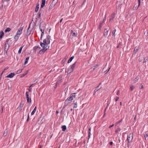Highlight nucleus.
Segmentation results:
<instances>
[{
	"label": "nucleus",
	"mask_w": 148,
	"mask_h": 148,
	"mask_svg": "<svg viewBox=\"0 0 148 148\" xmlns=\"http://www.w3.org/2000/svg\"><path fill=\"white\" fill-rule=\"evenodd\" d=\"M41 48L40 47L38 46H36L34 47H33V50L35 52H36V51L40 50V49Z\"/></svg>",
	"instance_id": "11"
},
{
	"label": "nucleus",
	"mask_w": 148,
	"mask_h": 148,
	"mask_svg": "<svg viewBox=\"0 0 148 148\" xmlns=\"http://www.w3.org/2000/svg\"><path fill=\"white\" fill-rule=\"evenodd\" d=\"M114 126V124H112V125H110V126L109 127V128H110L111 127H113V126Z\"/></svg>",
	"instance_id": "54"
},
{
	"label": "nucleus",
	"mask_w": 148,
	"mask_h": 148,
	"mask_svg": "<svg viewBox=\"0 0 148 148\" xmlns=\"http://www.w3.org/2000/svg\"><path fill=\"white\" fill-rule=\"evenodd\" d=\"M74 56H73L69 58V60H68V63H69L71 62V61H72V60H73V59L74 58Z\"/></svg>",
	"instance_id": "26"
},
{
	"label": "nucleus",
	"mask_w": 148,
	"mask_h": 148,
	"mask_svg": "<svg viewBox=\"0 0 148 148\" xmlns=\"http://www.w3.org/2000/svg\"><path fill=\"white\" fill-rule=\"evenodd\" d=\"M139 79V77H136L133 81L134 83H136L137 82Z\"/></svg>",
	"instance_id": "22"
},
{
	"label": "nucleus",
	"mask_w": 148,
	"mask_h": 148,
	"mask_svg": "<svg viewBox=\"0 0 148 148\" xmlns=\"http://www.w3.org/2000/svg\"><path fill=\"white\" fill-rule=\"evenodd\" d=\"M110 67L109 68V69H108V71H107L106 73H107L108 71H109L110 70Z\"/></svg>",
	"instance_id": "61"
},
{
	"label": "nucleus",
	"mask_w": 148,
	"mask_h": 148,
	"mask_svg": "<svg viewBox=\"0 0 148 148\" xmlns=\"http://www.w3.org/2000/svg\"><path fill=\"white\" fill-rule=\"evenodd\" d=\"M71 34L73 36L76 37L77 36V34L75 32H74L72 30L71 31Z\"/></svg>",
	"instance_id": "21"
},
{
	"label": "nucleus",
	"mask_w": 148,
	"mask_h": 148,
	"mask_svg": "<svg viewBox=\"0 0 148 148\" xmlns=\"http://www.w3.org/2000/svg\"><path fill=\"white\" fill-rule=\"evenodd\" d=\"M115 14L114 13H113L112 14L111 18L110 20V22H111L112 20L114 19V18L115 17Z\"/></svg>",
	"instance_id": "10"
},
{
	"label": "nucleus",
	"mask_w": 148,
	"mask_h": 148,
	"mask_svg": "<svg viewBox=\"0 0 148 148\" xmlns=\"http://www.w3.org/2000/svg\"><path fill=\"white\" fill-rule=\"evenodd\" d=\"M98 66V65L97 64H95V65L94 66L92 67V68L93 69V70H94L95 69H96V68Z\"/></svg>",
	"instance_id": "45"
},
{
	"label": "nucleus",
	"mask_w": 148,
	"mask_h": 148,
	"mask_svg": "<svg viewBox=\"0 0 148 148\" xmlns=\"http://www.w3.org/2000/svg\"><path fill=\"white\" fill-rule=\"evenodd\" d=\"M120 90H118L117 91V92L116 94L117 95H119V94H120Z\"/></svg>",
	"instance_id": "51"
},
{
	"label": "nucleus",
	"mask_w": 148,
	"mask_h": 148,
	"mask_svg": "<svg viewBox=\"0 0 148 148\" xmlns=\"http://www.w3.org/2000/svg\"><path fill=\"white\" fill-rule=\"evenodd\" d=\"M104 22V21H103L102 22H101L100 23L99 25V28L100 29H101V27H102V24Z\"/></svg>",
	"instance_id": "30"
},
{
	"label": "nucleus",
	"mask_w": 148,
	"mask_h": 148,
	"mask_svg": "<svg viewBox=\"0 0 148 148\" xmlns=\"http://www.w3.org/2000/svg\"><path fill=\"white\" fill-rule=\"evenodd\" d=\"M40 45L41 47H43V49L39 51V53L40 54H43L46 50L49 49V46H46L42 42L40 43Z\"/></svg>",
	"instance_id": "1"
},
{
	"label": "nucleus",
	"mask_w": 148,
	"mask_h": 148,
	"mask_svg": "<svg viewBox=\"0 0 148 148\" xmlns=\"http://www.w3.org/2000/svg\"><path fill=\"white\" fill-rule=\"evenodd\" d=\"M140 86H141V88H143V87L142 84L140 85Z\"/></svg>",
	"instance_id": "59"
},
{
	"label": "nucleus",
	"mask_w": 148,
	"mask_h": 148,
	"mask_svg": "<svg viewBox=\"0 0 148 148\" xmlns=\"http://www.w3.org/2000/svg\"><path fill=\"white\" fill-rule=\"evenodd\" d=\"M89 134H88V138H90V135H91V133H90L89 134V133H88Z\"/></svg>",
	"instance_id": "55"
},
{
	"label": "nucleus",
	"mask_w": 148,
	"mask_h": 148,
	"mask_svg": "<svg viewBox=\"0 0 148 148\" xmlns=\"http://www.w3.org/2000/svg\"><path fill=\"white\" fill-rule=\"evenodd\" d=\"M29 57H27L26 58L25 60V62H24V64L25 65L27 63V62L29 59Z\"/></svg>",
	"instance_id": "29"
},
{
	"label": "nucleus",
	"mask_w": 148,
	"mask_h": 148,
	"mask_svg": "<svg viewBox=\"0 0 148 148\" xmlns=\"http://www.w3.org/2000/svg\"><path fill=\"white\" fill-rule=\"evenodd\" d=\"M121 130V129L120 128H119L117 129L115 131V133L117 134Z\"/></svg>",
	"instance_id": "39"
},
{
	"label": "nucleus",
	"mask_w": 148,
	"mask_h": 148,
	"mask_svg": "<svg viewBox=\"0 0 148 148\" xmlns=\"http://www.w3.org/2000/svg\"><path fill=\"white\" fill-rule=\"evenodd\" d=\"M40 31L42 32V33L41 34V39L42 38V37L43 35L44 34V31L43 30H40Z\"/></svg>",
	"instance_id": "43"
},
{
	"label": "nucleus",
	"mask_w": 148,
	"mask_h": 148,
	"mask_svg": "<svg viewBox=\"0 0 148 148\" xmlns=\"http://www.w3.org/2000/svg\"><path fill=\"white\" fill-rule=\"evenodd\" d=\"M63 18H62L60 20V23H61L62 22V20H63Z\"/></svg>",
	"instance_id": "63"
},
{
	"label": "nucleus",
	"mask_w": 148,
	"mask_h": 148,
	"mask_svg": "<svg viewBox=\"0 0 148 148\" xmlns=\"http://www.w3.org/2000/svg\"><path fill=\"white\" fill-rule=\"evenodd\" d=\"M123 121V119H121V120L119 121L116 122V123H115V125L116 126L119 123H120L121 122H122Z\"/></svg>",
	"instance_id": "33"
},
{
	"label": "nucleus",
	"mask_w": 148,
	"mask_h": 148,
	"mask_svg": "<svg viewBox=\"0 0 148 148\" xmlns=\"http://www.w3.org/2000/svg\"><path fill=\"white\" fill-rule=\"evenodd\" d=\"M51 39V37L50 36L48 35L47 36L46 39H44L43 40V44H44L46 46H49L48 45L50 43Z\"/></svg>",
	"instance_id": "2"
},
{
	"label": "nucleus",
	"mask_w": 148,
	"mask_h": 148,
	"mask_svg": "<svg viewBox=\"0 0 148 148\" xmlns=\"http://www.w3.org/2000/svg\"><path fill=\"white\" fill-rule=\"evenodd\" d=\"M61 128L62 129V130L63 131H65L66 129V127L65 125H62V126Z\"/></svg>",
	"instance_id": "20"
},
{
	"label": "nucleus",
	"mask_w": 148,
	"mask_h": 148,
	"mask_svg": "<svg viewBox=\"0 0 148 148\" xmlns=\"http://www.w3.org/2000/svg\"><path fill=\"white\" fill-rule=\"evenodd\" d=\"M139 49V47H136L134 49V53H136L138 51Z\"/></svg>",
	"instance_id": "25"
},
{
	"label": "nucleus",
	"mask_w": 148,
	"mask_h": 148,
	"mask_svg": "<svg viewBox=\"0 0 148 148\" xmlns=\"http://www.w3.org/2000/svg\"><path fill=\"white\" fill-rule=\"evenodd\" d=\"M113 143L112 142H110V145H113Z\"/></svg>",
	"instance_id": "56"
},
{
	"label": "nucleus",
	"mask_w": 148,
	"mask_h": 148,
	"mask_svg": "<svg viewBox=\"0 0 148 148\" xmlns=\"http://www.w3.org/2000/svg\"><path fill=\"white\" fill-rule=\"evenodd\" d=\"M144 136L145 138V139H146V138L148 136V132H146L144 133Z\"/></svg>",
	"instance_id": "19"
},
{
	"label": "nucleus",
	"mask_w": 148,
	"mask_h": 148,
	"mask_svg": "<svg viewBox=\"0 0 148 148\" xmlns=\"http://www.w3.org/2000/svg\"><path fill=\"white\" fill-rule=\"evenodd\" d=\"M39 5L38 4L36 6V8H35V11L36 12H37L38 11V10L39 8Z\"/></svg>",
	"instance_id": "28"
},
{
	"label": "nucleus",
	"mask_w": 148,
	"mask_h": 148,
	"mask_svg": "<svg viewBox=\"0 0 148 148\" xmlns=\"http://www.w3.org/2000/svg\"><path fill=\"white\" fill-rule=\"evenodd\" d=\"M133 133H130L127 136V140L128 142L127 145H128V143L132 142V140L133 138Z\"/></svg>",
	"instance_id": "3"
},
{
	"label": "nucleus",
	"mask_w": 148,
	"mask_h": 148,
	"mask_svg": "<svg viewBox=\"0 0 148 148\" xmlns=\"http://www.w3.org/2000/svg\"><path fill=\"white\" fill-rule=\"evenodd\" d=\"M8 130L7 129H6L5 130L3 134L4 136H6L7 135L8 133Z\"/></svg>",
	"instance_id": "27"
},
{
	"label": "nucleus",
	"mask_w": 148,
	"mask_h": 148,
	"mask_svg": "<svg viewBox=\"0 0 148 148\" xmlns=\"http://www.w3.org/2000/svg\"><path fill=\"white\" fill-rule=\"evenodd\" d=\"M91 129V127H89V128H88V133H89V134L90 133Z\"/></svg>",
	"instance_id": "47"
},
{
	"label": "nucleus",
	"mask_w": 148,
	"mask_h": 148,
	"mask_svg": "<svg viewBox=\"0 0 148 148\" xmlns=\"http://www.w3.org/2000/svg\"><path fill=\"white\" fill-rule=\"evenodd\" d=\"M29 118V114H28V116H27V119L26 120L27 121H28Z\"/></svg>",
	"instance_id": "53"
},
{
	"label": "nucleus",
	"mask_w": 148,
	"mask_h": 148,
	"mask_svg": "<svg viewBox=\"0 0 148 148\" xmlns=\"http://www.w3.org/2000/svg\"><path fill=\"white\" fill-rule=\"evenodd\" d=\"M140 0H138V6L137 7V9H138L139 7V6L140 5Z\"/></svg>",
	"instance_id": "49"
},
{
	"label": "nucleus",
	"mask_w": 148,
	"mask_h": 148,
	"mask_svg": "<svg viewBox=\"0 0 148 148\" xmlns=\"http://www.w3.org/2000/svg\"><path fill=\"white\" fill-rule=\"evenodd\" d=\"M39 27L40 30H43L44 31L45 29V24H43V23H41L39 26Z\"/></svg>",
	"instance_id": "7"
},
{
	"label": "nucleus",
	"mask_w": 148,
	"mask_h": 148,
	"mask_svg": "<svg viewBox=\"0 0 148 148\" xmlns=\"http://www.w3.org/2000/svg\"><path fill=\"white\" fill-rule=\"evenodd\" d=\"M36 107H35L34 109L33 110V111L31 112V114L32 115H33L34 114V113L36 111Z\"/></svg>",
	"instance_id": "31"
},
{
	"label": "nucleus",
	"mask_w": 148,
	"mask_h": 148,
	"mask_svg": "<svg viewBox=\"0 0 148 148\" xmlns=\"http://www.w3.org/2000/svg\"><path fill=\"white\" fill-rule=\"evenodd\" d=\"M121 5V2L120 1H117L116 3V6L119 8Z\"/></svg>",
	"instance_id": "17"
},
{
	"label": "nucleus",
	"mask_w": 148,
	"mask_h": 148,
	"mask_svg": "<svg viewBox=\"0 0 148 148\" xmlns=\"http://www.w3.org/2000/svg\"><path fill=\"white\" fill-rule=\"evenodd\" d=\"M23 47H21L19 49V50L18 51V53H19V54H20L21 53V51H22V48H23Z\"/></svg>",
	"instance_id": "41"
},
{
	"label": "nucleus",
	"mask_w": 148,
	"mask_h": 148,
	"mask_svg": "<svg viewBox=\"0 0 148 148\" xmlns=\"http://www.w3.org/2000/svg\"><path fill=\"white\" fill-rule=\"evenodd\" d=\"M101 88V86H100L99 85L97 87L95 90H94V94L99 90Z\"/></svg>",
	"instance_id": "12"
},
{
	"label": "nucleus",
	"mask_w": 148,
	"mask_h": 148,
	"mask_svg": "<svg viewBox=\"0 0 148 148\" xmlns=\"http://www.w3.org/2000/svg\"><path fill=\"white\" fill-rule=\"evenodd\" d=\"M28 73V71H26L23 74L21 75V76H20V77L21 78L23 77L24 76L26 75L27 73Z\"/></svg>",
	"instance_id": "24"
},
{
	"label": "nucleus",
	"mask_w": 148,
	"mask_h": 148,
	"mask_svg": "<svg viewBox=\"0 0 148 148\" xmlns=\"http://www.w3.org/2000/svg\"><path fill=\"white\" fill-rule=\"evenodd\" d=\"M27 101L28 103H30L31 102V98H29V97L27 98Z\"/></svg>",
	"instance_id": "32"
},
{
	"label": "nucleus",
	"mask_w": 148,
	"mask_h": 148,
	"mask_svg": "<svg viewBox=\"0 0 148 148\" xmlns=\"http://www.w3.org/2000/svg\"><path fill=\"white\" fill-rule=\"evenodd\" d=\"M73 71V69H71V68L67 70V72L69 73H71Z\"/></svg>",
	"instance_id": "23"
},
{
	"label": "nucleus",
	"mask_w": 148,
	"mask_h": 148,
	"mask_svg": "<svg viewBox=\"0 0 148 148\" xmlns=\"http://www.w3.org/2000/svg\"><path fill=\"white\" fill-rule=\"evenodd\" d=\"M23 26L21 27L17 31L16 34L19 36L22 34V31L23 28Z\"/></svg>",
	"instance_id": "6"
},
{
	"label": "nucleus",
	"mask_w": 148,
	"mask_h": 148,
	"mask_svg": "<svg viewBox=\"0 0 148 148\" xmlns=\"http://www.w3.org/2000/svg\"><path fill=\"white\" fill-rule=\"evenodd\" d=\"M119 97H116V99H115L116 101H117L119 99Z\"/></svg>",
	"instance_id": "52"
},
{
	"label": "nucleus",
	"mask_w": 148,
	"mask_h": 148,
	"mask_svg": "<svg viewBox=\"0 0 148 148\" xmlns=\"http://www.w3.org/2000/svg\"><path fill=\"white\" fill-rule=\"evenodd\" d=\"M121 45V44L119 43V44L118 45L117 47V48H118L120 47V46Z\"/></svg>",
	"instance_id": "60"
},
{
	"label": "nucleus",
	"mask_w": 148,
	"mask_h": 148,
	"mask_svg": "<svg viewBox=\"0 0 148 148\" xmlns=\"http://www.w3.org/2000/svg\"><path fill=\"white\" fill-rule=\"evenodd\" d=\"M26 96L27 98L29 97V95H26Z\"/></svg>",
	"instance_id": "64"
},
{
	"label": "nucleus",
	"mask_w": 148,
	"mask_h": 148,
	"mask_svg": "<svg viewBox=\"0 0 148 148\" xmlns=\"http://www.w3.org/2000/svg\"><path fill=\"white\" fill-rule=\"evenodd\" d=\"M106 15H105V17H104V19H103V21H104V20L106 19Z\"/></svg>",
	"instance_id": "58"
},
{
	"label": "nucleus",
	"mask_w": 148,
	"mask_h": 148,
	"mask_svg": "<svg viewBox=\"0 0 148 148\" xmlns=\"http://www.w3.org/2000/svg\"><path fill=\"white\" fill-rule=\"evenodd\" d=\"M20 36L16 34L14 37V39L15 42L18 39Z\"/></svg>",
	"instance_id": "16"
},
{
	"label": "nucleus",
	"mask_w": 148,
	"mask_h": 148,
	"mask_svg": "<svg viewBox=\"0 0 148 148\" xmlns=\"http://www.w3.org/2000/svg\"><path fill=\"white\" fill-rule=\"evenodd\" d=\"M59 82H57L56 83V86H57V85L59 84Z\"/></svg>",
	"instance_id": "57"
},
{
	"label": "nucleus",
	"mask_w": 148,
	"mask_h": 148,
	"mask_svg": "<svg viewBox=\"0 0 148 148\" xmlns=\"http://www.w3.org/2000/svg\"><path fill=\"white\" fill-rule=\"evenodd\" d=\"M41 14V13L39 12L38 13V14L37 16V17L38 19H40Z\"/></svg>",
	"instance_id": "37"
},
{
	"label": "nucleus",
	"mask_w": 148,
	"mask_h": 148,
	"mask_svg": "<svg viewBox=\"0 0 148 148\" xmlns=\"http://www.w3.org/2000/svg\"><path fill=\"white\" fill-rule=\"evenodd\" d=\"M135 88L134 86L133 85H131L130 88V90L131 91L133 90L134 88Z\"/></svg>",
	"instance_id": "40"
},
{
	"label": "nucleus",
	"mask_w": 148,
	"mask_h": 148,
	"mask_svg": "<svg viewBox=\"0 0 148 148\" xmlns=\"http://www.w3.org/2000/svg\"><path fill=\"white\" fill-rule=\"evenodd\" d=\"M76 63V62H75V63H74L73 64V65H72L70 67L71 69H73V70H74V68L75 67V64Z\"/></svg>",
	"instance_id": "36"
},
{
	"label": "nucleus",
	"mask_w": 148,
	"mask_h": 148,
	"mask_svg": "<svg viewBox=\"0 0 148 148\" xmlns=\"http://www.w3.org/2000/svg\"><path fill=\"white\" fill-rule=\"evenodd\" d=\"M23 69H21L18 70V71H16V74H19L22 71Z\"/></svg>",
	"instance_id": "34"
},
{
	"label": "nucleus",
	"mask_w": 148,
	"mask_h": 148,
	"mask_svg": "<svg viewBox=\"0 0 148 148\" xmlns=\"http://www.w3.org/2000/svg\"><path fill=\"white\" fill-rule=\"evenodd\" d=\"M55 4V3L54 4L53 3V1L49 7V9L51 10L52 8H53Z\"/></svg>",
	"instance_id": "14"
},
{
	"label": "nucleus",
	"mask_w": 148,
	"mask_h": 148,
	"mask_svg": "<svg viewBox=\"0 0 148 148\" xmlns=\"http://www.w3.org/2000/svg\"><path fill=\"white\" fill-rule=\"evenodd\" d=\"M4 35V33L2 32L0 33V38H2L3 36Z\"/></svg>",
	"instance_id": "42"
},
{
	"label": "nucleus",
	"mask_w": 148,
	"mask_h": 148,
	"mask_svg": "<svg viewBox=\"0 0 148 148\" xmlns=\"http://www.w3.org/2000/svg\"><path fill=\"white\" fill-rule=\"evenodd\" d=\"M11 30V29L9 27L7 28L5 30V32H7L10 31Z\"/></svg>",
	"instance_id": "35"
},
{
	"label": "nucleus",
	"mask_w": 148,
	"mask_h": 148,
	"mask_svg": "<svg viewBox=\"0 0 148 148\" xmlns=\"http://www.w3.org/2000/svg\"><path fill=\"white\" fill-rule=\"evenodd\" d=\"M75 93H72L70 95V97H68L66 99L68 100L69 101L71 102V101H72L73 98H75Z\"/></svg>",
	"instance_id": "4"
},
{
	"label": "nucleus",
	"mask_w": 148,
	"mask_h": 148,
	"mask_svg": "<svg viewBox=\"0 0 148 148\" xmlns=\"http://www.w3.org/2000/svg\"><path fill=\"white\" fill-rule=\"evenodd\" d=\"M9 42V40H7L6 42V43H5V49H4V51H6V54H7V51L8 50L9 47L10 46V44L8 43V42Z\"/></svg>",
	"instance_id": "5"
},
{
	"label": "nucleus",
	"mask_w": 148,
	"mask_h": 148,
	"mask_svg": "<svg viewBox=\"0 0 148 148\" xmlns=\"http://www.w3.org/2000/svg\"><path fill=\"white\" fill-rule=\"evenodd\" d=\"M24 105V103H22V102H21L20 104V105L19 107L21 108Z\"/></svg>",
	"instance_id": "44"
},
{
	"label": "nucleus",
	"mask_w": 148,
	"mask_h": 148,
	"mask_svg": "<svg viewBox=\"0 0 148 148\" xmlns=\"http://www.w3.org/2000/svg\"><path fill=\"white\" fill-rule=\"evenodd\" d=\"M15 74L14 73H11L6 77L7 78H12L15 75Z\"/></svg>",
	"instance_id": "9"
},
{
	"label": "nucleus",
	"mask_w": 148,
	"mask_h": 148,
	"mask_svg": "<svg viewBox=\"0 0 148 148\" xmlns=\"http://www.w3.org/2000/svg\"><path fill=\"white\" fill-rule=\"evenodd\" d=\"M109 29L107 28L105 29L104 30V36L105 37H106L108 36V33Z\"/></svg>",
	"instance_id": "8"
},
{
	"label": "nucleus",
	"mask_w": 148,
	"mask_h": 148,
	"mask_svg": "<svg viewBox=\"0 0 148 148\" xmlns=\"http://www.w3.org/2000/svg\"><path fill=\"white\" fill-rule=\"evenodd\" d=\"M74 107H73V108H76L77 107V102H76V103H74Z\"/></svg>",
	"instance_id": "46"
},
{
	"label": "nucleus",
	"mask_w": 148,
	"mask_h": 148,
	"mask_svg": "<svg viewBox=\"0 0 148 148\" xmlns=\"http://www.w3.org/2000/svg\"><path fill=\"white\" fill-rule=\"evenodd\" d=\"M38 80L37 79H35L33 82L34 83V84H35V83H37V82H38Z\"/></svg>",
	"instance_id": "48"
},
{
	"label": "nucleus",
	"mask_w": 148,
	"mask_h": 148,
	"mask_svg": "<svg viewBox=\"0 0 148 148\" xmlns=\"http://www.w3.org/2000/svg\"><path fill=\"white\" fill-rule=\"evenodd\" d=\"M147 59H145V58L143 61V63L146 62H147Z\"/></svg>",
	"instance_id": "50"
},
{
	"label": "nucleus",
	"mask_w": 148,
	"mask_h": 148,
	"mask_svg": "<svg viewBox=\"0 0 148 148\" xmlns=\"http://www.w3.org/2000/svg\"><path fill=\"white\" fill-rule=\"evenodd\" d=\"M46 0H42V3L41 5V7L42 8H43L45 5V4Z\"/></svg>",
	"instance_id": "15"
},
{
	"label": "nucleus",
	"mask_w": 148,
	"mask_h": 148,
	"mask_svg": "<svg viewBox=\"0 0 148 148\" xmlns=\"http://www.w3.org/2000/svg\"><path fill=\"white\" fill-rule=\"evenodd\" d=\"M116 31V29H114L112 32V36H113L114 37L115 36V33Z\"/></svg>",
	"instance_id": "38"
},
{
	"label": "nucleus",
	"mask_w": 148,
	"mask_h": 148,
	"mask_svg": "<svg viewBox=\"0 0 148 148\" xmlns=\"http://www.w3.org/2000/svg\"><path fill=\"white\" fill-rule=\"evenodd\" d=\"M70 103L71 102L69 101L68 100L66 99L64 102V107H63V108H64V107L67 106L68 104Z\"/></svg>",
	"instance_id": "13"
},
{
	"label": "nucleus",
	"mask_w": 148,
	"mask_h": 148,
	"mask_svg": "<svg viewBox=\"0 0 148 148\" xmlns=\"http://www.w3.org/2000/svg\"><path fill=\"white\" fill-rule=\"evenodd\" d=\"M30 27V26H29L28 27L27 30V36H29L30 34V32H31L30 30H29Z\"/></svg>",
	"instance_id": "18"
},
{
	"label": "nucleus",
	"mask_w": 148,
	"mask_h": 148,
	"mask_svg": "<svg viewBox=\"0 0 148 148\" xmlns=\"http://www.w3.org/2000/svg\"><path fill=\"white\" fill-rule=\"evenodd\" d=\"M25 94H26V95H28V92H27V91L26 92Z\"/></svg>",
	"instance_id": "62"
}]
</instances>
